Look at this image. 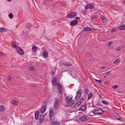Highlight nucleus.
<instances>
[{"label": "nucleus", "instance_id": "1", "mask_svg": "<svg viewBox=\"0 0 125 125\" xmlns=\"http://www.w3.org/2000/svg\"><path fill=\"white\" fill-rule=\"evenodd\" d=\"M61 101V99L60 98L56 99L53 104V108L54 109L56 110L58 109Z\"/></svg>", "mask_w": 125, "mask_h": 125}, {"label": "nucleus", "instance_id": "2", "mask_svg": "<svg viewBox=\"0 0 125 125\" xmlns=\"http://www.w3.org/2000/svg\"><path fill=\"white\" fill-rule=\"evenodd\" d=\"M72 97L70 98L69 99H68V97L66 98V105L67 106H70L74 103V101L73 100H72Z\"/></svg>", "mask_w": 125, "mask_h": 125}, {"label": "nucleus", "instance_id": "3", "mask_svg": "<svg viewBox=\"0 0 125 125\" xmlns=\"http://www.w3.org/2000/svg\"><path fill=\"white\" fill-rule=\"evenodd\" d=\"M77 15V13L76 12H73L69 13L67 15V17L69 18L74 17Z\"/></svg>", "mask_w": 125, "mask_h": 125}, {"label": "nucleus", "instance_id": "4", "mask_svg": "<svg viewBox=\"0 0 125 125\" xmlns=\"http://www.w3.org/2000/svg\"><path fill=\"white\" fill-rule=\"evenodd\" d=\"M82 92L81 89H80L77 92L76 96L75 98L76 100H77L80 98L81 94Z\"/></svg>", "mask_w": 125, "mask_h": 125}, {"label": "nucleus", "instance_id": "5", "mask_svg": "<svg viewBox=\"0 0 125 125\" xmlns=\"http://www.w3.org/2000/svg\"><path fill=\"white\" fill-rule=\"evenodd\" d=\"M16 49V51L17 52L21 55H23L24 53L23 50L20 47H15Z\"/></svg>", "mask_w": 125, "mask_h": 125}, {"label": "nucleus", "instance_id": "6", "mask_svg": "<svg viewBox=\"0 0 125 125\" xmlns=\"http://www.w3.org/2000/svg\"><path fill=\"white\" fill-rule=\"evenodd\" d=\"M103 113V111L102 109H99L95 110L94 112V114L97 115H100Z\"/></svg>", "mask_w": 125, "mask_h": 125}, {"label": "nucleus", "instance_id": "7", "mask_svg": "<svg viewBox=\"0 0 125 125\" xmlns=\"http://www.w3.org/2000/svg\"><path fill=\"white\" fill-rule=\"evenodd\" d=\"M51 82L52 85L55 86H57V83L56 82V78L55 77H54L52 79Z\"/></svg>", "mask_w": 125, "mask_h": 125}, {"label": "nucleus", "instance_id": "8", "mask_svg": "<svg viewBox=\"0 0 125 125\" xmlns=\"http://www.w3.org/2000/svg\"><path fill=\"white\" fill-rule=\"evenodd\" d=\"M83 29L84 31L87 32L96 30V29H93L91 28L86 27L84 28Z\"/></svg>", "mask_w": 125, "mask_h": 125}, {"label": "nucleus", "instance_id": "9", "mask_svg": "<svg viewBox=\"0 0 125 125\" xmlns=\"http://www.w3.org/2000/svg\"><path fill=\"white\" fill-rule=\"evenodd\" d=\"M78 23V21L77 20H75L72 21L71 22H70V25L72 26H74L75 25Z\"/></svg>", "mask_w": 125, "mask_h": 125}, {"label": "nucleus", "instance_id": "10", "mask_svg": "<svg viewBox=\"0 0 125 125\" xmlns=\"http://www.w3.org/2000/svg\"><path fill=\"white\" fill-rule=\"evenodd\" d=\"M88 117L85 116H83L80 118V119L81 121H84L87 120Z\"/></svg>", "mask_w": 125, "mask_h": 125}, {"label": "nucleus", "instance_id": "11", "mask_svg": "<svg viewBox=\"0 0 125 125\" xmlns=\"http://www.w3.org/2000/svg\"><path fill=\"white\" fill-rule=\"evenodd\" d=\"M58 88L59 90V93L61 94L62 90V85L60 84L58 85Z\"/></svg>", "mask_w": 125, "mask_h": 125}, {"label": "nucleus", "instance_id": "12", "mask_svg": "<svg viewBox=\"0 0 125 125\" xmlns=\"http://www.w3.org/2000/svg\"><path fill=\"white\" fill-rule=\"evenodd\" d=\"M46 110V106L44 105L42 107L41 110V112L42 113H44L45 111Z\"/></svg>", "mask_w": 125, "mask_h": 125}, {"label": "nucleus", "instance_id": "13", "mask_svg": "<svg viewBox=\"0 0 125 125\" xmlns=\"http://www.w3.org/2000/svg\"><path fill=\"white\" fill-rule=\"evenodd\" d=\"M94 16L96 18H99L101 16V14L99 12H96L94 13Z\"/></svg>", "mask_w": 125, "mask_h": 125}, {"label": "nucleus", "instance_id": "14", "mask_svg": "<svg viewBox=\"0 0 125 125\" xmlns=\"http://www.w3.org/2000/svg\"><path fill=\"white\" fill-rule=\"evenodd\" d=\"M86 106L84 105H83L79 109V110L82 111H84L85 110Z\"/></svg>", "mask_w": 125, "mask_h": 125}, {"label": "nucleus", "instance_id": "15", "mask_svg": "<svg viewBox=\"0 0 125 125\" xmlns=\"http://www.w3.org/2000/svg\"><path fill=\"white\" fill-rule=\"evenodd\" d=\"M118 29L119 30H122L125 29V25H122L119 26L118 27Z\"/></svg>", "mask_w": 125, "mask_h": 125}, {"label": "nucleus", "instance_id": "16", "mask_svg": "<svg viewBox=\"0 0 125 125\" xmlns=\"http://www.w3.org/2000/svg\"><path fill=\"white\" fill-rule=\"evenodd\" d=\"M44 117L43 116L41 115L40 117V123H42L44 121Z\"/></svg>", "mask_w": 125, "mask_h": 125}, {"label": "nucleus", "instance_id": "17", "mask_svg": "<svg viewBox=\"0 0 125 125\" xmlns=\"http://www.w3.org/2000/svg\"><path fill=\"white\" fill-rule=\"evenodd\" d=\"M116 119L117 120L122 122H124V119L123 118L121 117H120L117 118H116Z\"/></svg>", "mask_w": 125, "mask_h": 125}, {"label": "nucleus", "instance_id": "18", "mask_svg": "<svg viewBox=\"0 0 125 125\" xmlns=\"http://www.w3.org/2000/svg\"><path fill=\"white\" fill-rule=\"evenodd\" d=\"M39 112L37 111L35 113V118L36 120H37L38 117Z\"/></svg>", "mask_w": 125, "mask_h": 125}, {"label": "nucleus", "instance_id": "19", "mask_svg": "<svg viewBox=\"0 0 125 125\" xmlns=\"http://www.w3.org/2000/svg\"><path fill=\"white\" fill-rule=\"evenodd\" d=\"M4 109V107L1 105L0 106V112H3Z\"/></svg>", "mask_w": 125, "mask_h": 125}, {"label": "nucleus", "instance_id": "20", "mask_svg": "<svg viewBox=\"0 0 125 125\" xmlns=\"http://www.w3.org/2000/svg\"><path fill=\"white\" fill-rule=\"evenodd\" d=\"M43 55L45 57H47L48 56V53L46 51H44L43 52Z\"/></svg>", "mask_w": 125, "mask_h": 125}, {"label": "nucleus", "instance_id": "21", "mask_svg": "<svg viewBox=\"0 0 125 125\" xmlns=\"http://www.w3.org/2000/svg\"><path fill=\"white\" fill-rule=\"evenodd\" d=\"M11 45L12 47H18L15 43L14 42H12L11 43Z\"/></svg>", "mask_w": 125, "mask_h": 125}, {"label": "nucleus", "instance_id": "22", "mask_svg": "<svg viewBox=\"0 0 125 125\" xmlns=\"http://www.w3.org/2000/svg\"><path fill=\"white\" fill-rule=\"evenodd\" d=\"M18 102L17 101L13 100L12 101V103L14 105H16L18 103Z\"/></svg>", "mask_w": 125, "mask_h": 125}, {"label": "nucleus", "instance_id": "23", "mask_svg": "<svg viewBox=\"0 0 125 125\" xmlns=\"http://www.w3.org/2000/svg\"><path fill=\"white\" fill-rule=\"evenodd\" d=\"M89 8L90 9H92L94 7V5L92 4H89Z\"/></svg>", "mask_w": 125, "mask_h": 125}, {"label": "nucleus", "instance_id": "24", "mask_svg": "<svg viewBox=\"0 0 125 125\" xmlns=\"http://www.w3.org/2000/svg\"><path fill=\"white\" fill-rule=\"evenodd\" d=\"M52 125H60V124L58 122L54 121L52 123Z\"/></svg>", "mask_w": 125, "mask_h": 125}, {"label": "nucleus", "instance_id": "25", "mask_svg": "<svg viewBox=\"0 0 125 125\" xmlns=\"http://www.w3.org/2000/svg\"><path fill=\"white\" fill-rule=\"evenodd\" d=\"M54 115L53 113H49V116L50 119V120L52 119V117L54 116Z\"/></svg>", "mask_w": 125, "mask_h": 125}, {"label": "nucleus", "instance_id": "26", "mask_svg": "<svg viewBox=\"0 0 125 125\" xmlns=\"http://www.w3.org/2000/svg\"><path fill=\"white\" fill-rule=\"evenodd\" d=\"M92 93H89L88 95V99H90L91 98V97L92 96Z\"/></svg>", "mask_w": 125, "mask_h": 125}, {"label": "nucleus", "instance_id": "27", "mask_svg": "<svg viewBox=\"0 0 125 125\" xmlns=\"http://www.w3.org/2000/svg\"><path fill=\"white\" fill-rule=\"evenodd\" d=\"M102 21L104 23H105L106 22V19L105 17H102Z\"/></svg>", "mask_w": 125, "mask_h": 125}, {"label": "nucleus", "instance_id": "28", "mask_svg": "<svg viewBox=\"0 0 125 125\" xmlns=\"http://www.w3.org/2000/svg\"><path fill=\"white\" fill-rule=\"evenodd\" d=\"M101 102L105 104H107L108 103V102H107L104 100H102L101 101Z\"/></svg>", "mask_w": 125, "mask_h": 125}, {"label": "nucleus", "instance_id": "29", "mask_svg": "<svg viewBox=\"0 0 125 125\" xmlns=\"http://www.w3.org/2000/svg\"><path fill=\"white\" fill-rule=\"evenodd\" d=\"M64 65H66L68 66H71V64L69 62L66 63V62H65L64 63Z\"/></svg>", "mask_w": 125, "mask_h": 125}, {"label": "nucleus", "instance_id": "30", "mask_svg": "<svg viewBox=\"0 0 125 125\" xmlns=\"http://www.w3.org/2000/svg\"><path fill=\"white\" fill-rule=\"evenodd\" d=\"M11 80V77L9 75L7 76V81H9Z\"/></svg>", "mask_w": 125, "mask_h": 125}, {"label": "nucleus", "instance_id": "31", "mask_svg": "<svg viewBox=\"0 0 125 125\" xmlns=\"http://www.w3.org/2000/svg\"><path fill=\"white\" fill-rule=\"evenodd\" d=\"M37 47H32V51L33 52H35L37 50Z\"/></svg>", "mask_w": 125, "mask_h": 125}, {"label": "nucleus", "instance_id": "32", "mask_svg": "<svg viewBox=\"0 0 125 125\" xmlns=\"http://www.w3.org/2000/svg\"><path fill=\"white\" fill-rule=\"evenodd\" d=\"M95 81L97 82L98 83H102V80H97L96 79H95Z\"/></svg>", "mask_w": 125, "mask_h": 125}, {"label": "nucleus", "instance_id": "33", "mask_svg": "<svg viewBox=\"0 0 125 125\" xmlns=\"http://www.w3.org/2000/svg\"><path fill=\"white\" fill-rule=\"evenodd\" d=\"M9 16L10 19H11L13 17V15L12 13H10L9 14Z\"/></svg>", "mask_w": 125, "mask_h": 125}, {"label": "nucleus", "instance_id": "34", "mask_svg": "<svg viewBox=\"0 0 125 125\" xmlns=\"http://www.w3.org/2000/svg\"><path fill=\"white\" fill-rule=\"evenodd\" d=\"M81 12L84 15H85L87 14L85 10H82Z\"/></svg>", "mask_w": 125, "mask_h": 125}, {"label": "nucleus", "instance_id": "35", "mask_svg": "<svg viewBox=\"0 0 125 125\" xmlns=\"http://www.w3.org/2000/svg\"><path fill=\"white\" fill-rule=\"evenodd\" d=\"M49 113H53V109L52 108H50L49 110Z\"/></svg>", "mask_w": 125, "mask_h": 125}, {"label": "nucleus", "instance_id": "36", "mask_svg": "<svg viewBox=\"0 0 125 125\" xmlns=\"http://www.w3.org/2000/svg\"><path fill=\"white\" fill-rule=\"evenodd\" d=\"M34 69L33 67L32 66L30 67L29 68V70L30 71H33L34 70Z\"/></svg>", "mask_w": 125, "mask_h": 125}, {"label": "nucleus", "instance_id": "37", "mask_svg": "<svg viewBox=\"0 0 125 125\" xmlns=\"http://www.w3.org/2000/svg\"><path fill=\"white\" fill-rule=\"evenodd\" d=\"M112 43V42H109L107 44V46L108 47L110 46L111 45V44Z\"/></svg>", "mask_w": 125, "mask_h": 125}, {"label": "nucleus", "instance_id": "38", "mask_svg": "<svg viewBox=\"0 0 125 125\" xmlns=\"http://www.w3.org/2000/svg\"><path fill=\"white\" fill-rule=\"evenodd\" d=\"M119 60L118 59L116 60L114 62V63L115 64H117L119 62Z\"/></svg>", "mask_w": 125, "mask_h": 125}, {"label": "nucleus", "instance_id": "39", "mask_svg": "<svg viewBox=\"0 0 125 125\" xmlns=\"http://www.w3.org/2000/svg\"><path fill=\"white\" fill-rule=\"evenodd\" d=\"M5 29L4 28H0V32H2V31H4V30H5Z\"/></svg>", "mask_w": 125, "mask_h": 125}, {"label": "nucleus", "instance_id": "40", "mask_svg": "<svg viewBox=\"0 0 125 125\" xmlns=\"http://www.w3.org/2000/svg\"><path fill=\"white\" fill-rule=\"evenodd\" d=\"M92 19V20L93 21H94V19L95 18V16L94 15V16H93L91 17Z\"/></svg>", "mask_w": 125, "mask_h": 125}, {"label": "nucleus", "instance_id": "41", "mask_svg": "<svg viewBox=\"0 0 125 125\" xmlns=\"http://www.w3.org/2000/svg\"><path fill=\"white\" fill-rule=\"evenodd\" d=\"M88 92H89V90H88V89H86L85 90V94H88Z\"/></svg>", "mask_w": 125, "mask_h": 125}, {"label": "nucleus", "instance_id": "42", "mask_svg": "<svg viewBox=\"0 0 125 125\" xmlns=\"http://www.w3.org/2000/svg\"><path fill=\"white\" fill-rule=\"evenodd\" d=\"M0 55L3 56H5V55L3 53L0 52Z\"/></svg>", "mask_w": 125, "mask_h": 125}, {"label": "nucleus", "instance_id": "43", "mask_svg": "<svg viewBox=\"0 0 125 125\" xmlns=\"http://www.w3.org/2000/svg\"><path fill=\"white\" fill-rule=\"evenodd\" d=\"M84 8L85 10H86L88 8H89L88 4H87V5L85 6L84 7Z\"/></svg>", "mask_w": 125, "mask_h": 125}, {"label": "nucleus", "instance_id": "44", "mask_svg": "<svg viewBox=\"0 0 125 125\" xmlns=\"http://www.w3.org/2000/svg\"><path fill=\"white\" fill-rule=\"evenodd\" d=\"M112 87L113 89H116L117 88V85H114L112 86Z\"/></svg>", "mask_w": 125, "mask_h": 125}, {"label": "nucleus", "instance_id": "45", "mask_svg": "<svg viewBox=\"0 0 125 125\" xmlns=\"http://www.w3.org/2000/svg\"><path fill=\"white\" fill-rule=\"evenodd\" d=\"M111 71L108 72H106L105 74V75H108L109 74V73L111 72Z\"/></svg>", "mask_w": 125, "mask_h": 125}, {"label": "nucleus", "instance_id": "46", "mask_svg": "<svg viewBox=\"0 0 125 125\" xmlns=\"http://www.w3.org/2000/svg\"><path fill=\"white\" fill-rule=\"evenodd\" d=\"M121 49V47H118L117 49V51H120Z\"/></svg>", "mask_w": 125, "mask_h": 125}, {"label": "nucleus", "instance_id": "47", "mask_svg": "<svg viewBox=\"0 0 125 125\" xmlns=\"http://www.w3.org/2000/svg\"><path fill=\"white\" fill-rule=\"evenodd\" d=\"M115 31V29H113L111 31V32H114Z\"/></svg>", "mask_w": 125, "mask_h": 125}, {"label": "nucleus", "instance_id": "48", "mask_svg": "<svg viewBox=\"0 0 125 125\" xmlns=\"http://www.w3.org/2000/svg\"><path fill=\"white\" fill-rule=\"evenodd\" d=\"M84 100V99L83 98H82L80 100V101H81V102H83V100Z\"/></svg>", "mask_w": 125, "mask_h": 125}, {"label": "nucleus", "instance_id": "49", "mask_svg": "<svg viewBox=\"0 0 125 125\" xmlns=\"http://www.w3.org/2000/svg\"><path fill=\"white\" fill-rule=\"evenodd\" d=\"M81 103V101H80L79 102H78L77 103V104L78 105H80V104Z\"/></svg>", "mask_w": 125, "mask_h": 125}, {"label": "nucleus", "instance_id": "50", "mask_svg": "<svg viewBox=\"0 0 125 125\" xmlns=\"http://www.w3.org/2000/svg\"><path fill=\"white\" fill-rule=\"evenodd\" d=\"M105 67L104 66H102L100 67V68L102 69H103L105 68Z\"/></svg>", "mask_w": 125, "mask_h": 125}, {"label": "nucleus", "instance_id": "51", "mask_svg": "<svg viewBox=\"0 0 125 125\" xmlns=\"http://www.w3.org/2000/svg\"><path fill=\"white\" fill-rule=\"evenodd\" d=\"M55 74V72H52V71H51V74H52V75H53V74Z\"/></svg>", "mask_w": 125, "mask_h": 125}, {"label": "nucleus", "instance_id": "52", "mask_svg": "<svg viewBox=\"0 0 125 125\" xmlns=\"http://www.w3.org/2000/svg\"><path fill=\"white\" fill-rule=\"evenodd\" d=\"M80 19V18L79 17H75V20H79Z\"/></svg>", "mask_w": 125, "mask_h": 125}, {"label": "nucleus", "instance_id": "53", "mask_svg": "<svg viewBox=\"0 0 125 125\" xmlns=\"http://www.w3.org/2000/svg\"><path fill=\"white\" fill-rule=\"evenodd\" d=\"M46 115H47V113H45L43 115H42V116H44V117L46 116Z\"/></svg>", "mask_w": 125, "mask_h": 125}, {"label": "nucleus", "instance_id": "54", "mask_svg": "<svg viewBox=\"0 0 125 125\" xmlns=\"http://www.w3.org/2000/svg\"><path fill=\"white\" fill-rule=\"evenodd\" d=\"M47 39V40H48V41H51V39H49V38H47L46 39Z\"/></svg>", "mask_w": 125, "mask_h": 125}, {"label": "nucleus", "instance_id": "55", "mask_svg": "<svg viewBox=\"0 0 125 125\" xmlns=\"http://www.w3.org/2000/svg\"><path fill=\"white\" fill-rule=\"evenodd\" d=\"M32 47H37L36 46L34 45Z\"/></svg>", "mask_w": 125, "mask_h": 125}, {"label": "nucleus", "instance_id": "56", "mask_svg": "<svg viewBox=\"0 0 125 125\" xmlns=\"http://www.w3.org/2000/svg\"><path fill=\"white\" fill-rule=\"evenodd\" d=\"M30 24H28L27 26H29L30 25Z\"/></svg>", "mask_w": 125, "mask_h": 125}, {"label": "nucleus", "instance_id": "57", "mask_svg": "<svg viewBox=\"0 0 125 125\" xmlns=\"http://www.w3.org/2000/svg\"><path fill=\"white\" fill-rule=\"evenodd\" d=\"M8 1H10L11 0H8Z\"/></svg>", "mask_w": 125, "mask_h": 125}, {"label": "nucleus", "instance_id": "58", "mask_svg": "<svg viewBox=\"0 0 125 125\" xmlns=\"http://www.w3.org/2000/svg\"><path fill=\"white\" fill-rule=\"evenodd\" d=\"M104 77L105 78H106V76H104Z\"/></svg>", "mask_w": 125, "mask_h": 125}, {"label": "nucleus", "instance_id": "59", "mask_svg": "<svg viewBox=\"0 0 125 125\" xmlns=\"http://www.w3.org/2000/svg\"><path fill=\"white\" fill-rule=\"evenodd\" d=\"M124 3H125V0H124Z\"/></svg>", "mask_w": 125, "mask_h": 125}]
</instances>
